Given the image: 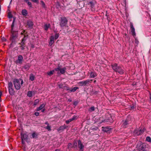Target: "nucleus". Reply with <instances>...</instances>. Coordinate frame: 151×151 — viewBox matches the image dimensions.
I'll use <instances>...</instances> for the list:
<instances>
[{"label": "nucleus", "mask_w": 151, "mask_h": 151, "mask_svg": "<svg viewBox=\"0 0 151 151\" xmlns=\"http://www.w3.org/2000/svg\"><path fill=\"white\" fill-rule=\"evenodd\" d=\"M54 38L53 36H51L50 38L49 44L51 45L54 42Z\"/></svg>", "instance_id": "obj_16"}, {"label": "nucleus", "mask_w": 151, "mask_h": 151, "mask_svg": "<svg viewBox=\"0 0 151 151\" xmlns=\"http://www.w3.org/2000/svg\"><path fill=\"white\" fill-rule=\"evenodd\" d=\"M102 130L104 132H111L113 131V129L107 127H102Z\"/></svg>", "instance_id": "obj_11"}, {"label": "nucleus", "mask_w": 151, "mask_h": 151, "mask_svg": "<svg viewBox=\"0 0 151 151\" xmlns=\"http://www.w3.org/2000/svg\"><path fill=\"white\" fill-rule=\"evenodd\" d=\"M59 37V35L58 34H56L55 35V39H57Z\"/></svg>", "instance_id": "obj_38"}, {"label": "nucleus", "mask_w": 151, "mask_h": 151, "mask_svg": "<svg viewBox=\"0 0 151 151\" xmlns=\"http://www.w3.org/2000/svg\"><path fill=\"white\" fill-rule=\"evenodd\" d=\"M64 85H65L61 83L59 84L58 86L59 88H63Z\"/></svg>", "instance_id": "obj_34"}, {"label": "nucleus", "mask_w": 151, "mask_h": 151, "mask_svg": "<svg viewBox=\"0 0 151 151\" xmlns=\"http://www.w3.org/2000/svg\"><path fill=\"white\" fill-rule=\"evenodd\" d=\"M91 80L88 79L86 81L80 82L79 83L81 84L82 86H85L86 84H88L89 83H91Z\"/></svg>", "instance_id": "obj_8"}, {"label": "nucleus", "mask_w": 151, "mask_h": 151, "mask_svg": "<svg viewBox=\"0 0 151 151\" xmlns=\"http://www.w3.org/2000/svg\"><path fill=\"white\" fill-rule=\"evenodd\" d=\"M50 24H46L45 25V29L46 30H47L48 28L50 27Z\"/></svg>", "instance_id": "obj_21"}, {"label": "nucleus", "mask_w": 151, "mask_h": 151, "mask_svg": "<svg viewBox=\"0 0 151 151\" xmlns=\"http://www.w3.org/2000/svg\"><path fill=\"white\" fill-rule=\"evenodd\" d=\"M29 68V65L26 64L23 67V68L26 70H28Z\"/></svg>", "instance_id": "obj_23"}, {"label": "nucleus", "mask_w": 151, "mask_h": 151, "mask_svg": "<svg viewBox=\"0 0 151 151\" xmlns=\"http://www.w3.org/2000/svg\"><path fill=\"white\" fill-rule=\"evenodd\" d=\"M96 129H98L97 127H96Z\"/></svg>", "instance_id": "obj_59"}, {"label": "nucleus", "mask_w": 151, "mask_h": 151, "mask_svg": "<svg viewBox=\"0 0 151 151\" xmlns=\"http://www.w3.org/2000/svg\"><path fill=\"white\" fill-rule=\"evenodd\" d=\"M88 4L91 6V7L93 8V4L91 1L89 2Z\"/></svg>", "instance_id": "obj_33"}, {"label": "nucleus", "mask_w": 151, "mask_h": 151, "mask_svg": "<svg viewBox=\"0 0 151 151\" xmlns=\"http://www.w3.org/2000/svg\"><path fill=\"white\" fill-rule=\"evenodd\" d=\"M35 114L37 116L39 115V113L38 112H36L35 113Z\"/></svg>", "instance_id": "obj_46"}, {"label": "nucleus", "mask_w": 151, "mask_h": 151, "mask_svg": "<svg viewBox=\"0 0 151 151\" xmlns=\"http://www.w3.org/2000/svg\"><path fill=\"white\" fill-rule=\"evenodd\" d=\"M106 16L107 17V19L108 20V16H109V13H108L107 12V11H106Z\"/></svg>", "instance_id": "obj_42"}, {"label": "nucleus", "mask_w": 151, "mask_h": 151, "mask_svg": "<svg viewBox=\"0 0 151 151\" xmlns=\"http://www.w3.org/2000/svg\"><path fill=\"white\" fill-rule=\"evenodd\" d=\"M23 60V58L22 55H19L18 57V59L16 60V63L17 64H21Z\"/></svg>", "instance_id": "obj_7"}, {"label": "nucleus", "mask_w": 151, "mask_h": 151, "mask_svg": "<svg viewBox=\"0 0 151 151\" xmlns=\"http://www.w3.org/2000/svg\"><path fill=\"white\" fill-rule=\"evenodd\" d=\"M139 131L141 132H144L145 131V129H140L139 130Z\"/></svg>", "instance_id": "obj_44"}, {"label": "nucleus", "mask_w": 151, "mask_h": 151, "mask_svg": "<svg viewBox=\"0 0 151 151\" xmlns=\"http://www.w3.org/2000/svg\"><path fill=\"white\" fill-rule=\"evenodd\" d=\"M66 68H60V67H58L55 68V70L57 71H60V73L62 74L64 73L66 71Z\"/></svg>", "instance_id": "obj_6"}, {"label": "nucleus", "mask_w": 151, "mask_h": 151, "mask_svg": "<svg viewBox=\"0 0 151 151\" xmlns=\"http://www.w3.org/2000/svg\"><path fill=\"white\" fill-rule=\"evenodd\" d=\"M55 151H60V150H56Z\"/></svg>", "instance_id": "obj_57"}, {"label": "nucleus", "mask_w": 151, "mask_h": 151, "mask_svg": "<svg viewBox=\"0 0 151 151\" xmlns=\"http://www.w3.org/2000/svg\"><path fill=\"white\" fill-rule=\"evenodd\" d=\"M77 145V142L76 141L74 142L73 146L74 147H76Z\"/></svg>", "instance_id": "obj_35"}, {"label": "nucleus", "mask_w": 151, "mask_h": 151, "mask_svg": "<svg viewBox=\"0 0 151 151\" xmlns=\"http://www.w3.org/2000/svg\"><path fill=\"white\" fill-rule=\"evenodd\" d=\"M78 88L77 87H75L73 88H70V91L71 92H75L76 90Z\"/></svg>", "instance_id": "obj_20"}, {"label": "nucleus", "mask_w": 151, "mask_h": 151, "mask_svg": "<svg viewBox=\"0 0 151 151\" xmlns=\"http://www.w3.org/2000/svg\"><path fill=\"white\" fill-rule=\"evenodd\" d=\"M2 94V93L0 91V97H1Z\"/></svg>", "instance_id": "obj_54"}, {"label": "nucleus", "mask_w": 151, "mask_h": 151, "mask_svg": "<svg viewBox=\"0 0 151 151\" xmlns=\"http://www.w3.org/2000/svg\"><path fill=\"white\" fill-rule=\"evenodd\" d=\"M27 25L30 28H32L33 26V22L30 20H29L27 22Z\"/></svg>", "instance_id": "obj_15"}, {"label": "nucleus", "mask_w": 151, "mask_h": 151, "mask_svg": "<svg viewBox=\"0 0 151 151\" xmlns=\"http://www.w3.org/2000/svg\"><path fill=\"white\" fill-rule=\"evenodd\" d=\"M29 79L32 81H33L34 80L35 77L34 75L33 74H30L29 77Z\"/></svg>", "instance_id": "obj_22"}, {"label": "nucleus", "mask_w": 151, "mask_h": 151, "mask_svg": "<svg viewBox=\"0 0 151 151\" xmlns=\"http://www.w3.org/2000/svg\"><path fill=\"white\" fill-rule=\"evenodd\" d=\"M14 20L12 22V26H11V28H12V30L13 29V28L14 26Z\"/></svg>", "instance_id": "obj_40"}, {"label": "nucleus", "mask_w": 151, "mask_h": 151, "mask_svg": "<svg viewBox=\"0 0 151 151\" xmlns=\"http://www.w3.org/2000/svg\"><path fill=\"white\" fill-rule=\"evenodd\" d=\"M150 99L151 101V95H150Z\"/></svg>", "instance_id": "obj_58"}, {"label": "nucleus", "mask_w": 151, "mask_h": 151, "mask_svg": "<svg viewBox=\"0 0 151 151\" xmlns=\"http://www.w3.org/2000/svg\"><path fill=\"white\" fill-rule=\"evenodd\" d=\"M96 76V73H95L91 72L90 74V76L91 78H94Z\"/></svg>", "instance_id": "obj_19"}, {"label": "nucleus", "mask_w": 151, "mask_h": 151, "mask_svg": "<svg viewBox=\"0 0 151 151\" xmlns=\"http://www.w3.org/2000/svg\"><path fill=\"white\" fill-rule=\"evenodd\" d=\"M116 72H118L120 74H122L124 73V71L122 68L120 66L119 68H118V70Z\"/></svg>", "instance_id": "obj_14"}, {"label": "nucleus", "mask_w": 151, "mask_h": 151, "mask_svg": "<svg viewBox=\"0 0 151 151\" xmlns=\"http://www.w3.org/2000/svg\"><path fill=\"white\" fill-rule=\"evenodd\" d=\"M111 66L113 70L116 72L117 71V70H118V68L120 67L118 66L116 63H113L111 65Z\"/></svg>", "instance_id": "obj_9"}, {"label": "nucleus", "mask_w": 151, "mask_h": 151, "mask_svg": "<svg viewBox=\"0 0 151 151\" xmlns=\"http://www.w3.org/2000/svg\"><path fill=\"white\" fill-rule=\"evenodd\" d=\"M78 146L79 148L80 149L81 151H83V148L84 147V146L82 144L81 141L78 140Z\"/></svg>", "instance_id": "obj_12"}, {"label": "nucleus", "mask_w": 151, "mask_h": 151, "mask_svg": "<svg viewBox=\"0 0 151 151\" xmlns=\"http://www.w3.org/2000/svg\"><path fill=\"white\" fill-rule=\"evenodd\" d=\"M25 41L22 40V42L21 44H22L24 45L25 44Z\"/></svg>", "instance_id": "obj_45"}, {"label": "nucleus", "mask_w": 151, "mask_h": 151, "mask_svg": "<svg viewBox=\"0 0 151 151\" xmlns=\"http://www.w3.org/2000/svg\"><path fill=\"white\" fill-rule=\"evenodd\" d=\"M78 104V102L77 101L74 102L73 104L75 106H76Z\"/></svg>", "instance_id": "obj_48"}, {"label": "nucleus", "mask_w": 151, "mask_h": 151, "mask_svg": "<svg viewBox=\"0 0 151 151\" xmlns=\"http://www.w3.org/2000/svg\"><path fill=\"white\" fill-rule=\"evenodd\" d=\"M27 36L28 35H27V36H25L22 39V40L25 41L27 38Z\"/></svg>", "instance_id": "obj_41"}, {"label": "nucleus", "mask_w": 151, "mask_h": 151, "mask_svg": "<svg viewBox=\"0 0 151 151\" xmlns=\"http://www.w3.org/2000/svg\"><path fill=\"white\" fill-rule=\"evenodd\" d=\"M130 26L131 27V31L132 33V35L134 36H135L136 35V33L135 31V29L132 23H130Z\"/></svg>", "instance_id": "obj_10"}, {"label": "nucleus", "mask_w": 151, "mask_h": 151, "mask_svg": "<svg viewBox=\"0 0 151 151\" xmlns=\"http://www.w3.org/2000/svg\"><path fill=\"white\" fill-rule=\"evenodd\" d=\"M2 40L4 41H5L6 40V39L4 38H3Z\"/></svg>", "instance_id": "obj_53"}, {"label": "nucleus", "mask_w": 151, "mask_h": 151, "mask_svg": "<svg viewBox=\"0 0 151 151\" xmlns=\"http://www.w3.org/2000/svg\"><path fill=\"white\" fill-rule=\"evenodd\" d=\"M46 128L48 129V131H50V127L49 125H48L47 126Z\"/></svg>", "instance_id": "obj_43"}, {"label": "nucleus", "mask_w": 151, "mask_h": 151, "mask_svg": "<svg viewBox=\"0 0 151 151\" xmlns=\"http://www.w3.org/2000/svg\"><path fill=\"white\" fill-rule=\"evenodd\" d=\"M44 111H45V109H43L42 110V111L43 112Z\"/></svg>", "instance_id": "obj_56"}, {"label": "nucleus", "mask_w": 151, "mask_h": 151, "mask_svg": "<svg viewBox=\"0 0 151 151\" xmlns=\"http://www.w3.org/2000/svg\"><path fill=\"white\" fill-rule=\"evenodd\" d=\"M21 46H20L21 49L22 50H23L24 49V45L21 44Z\"/></svg>", "instance_id": "obj_37"}, {"label": "nucleus", "mask_w": 151, "mask_h": 151, "mask_svg": "<svg viewBox=\"0 0 151 151\" xmlns=\"http://www.w3.org/2000/svg\"><path fill=\"white\" fill-rule=\"evenodd\" d=\"M45 124H46L47 125H48V124H48V122H45Z\"/></svg>", "instance_id": "obj_55"}, {"label": "nucleus", "mask_w": 151, "mask_h": 151, "mask_svg": "<svg viewBox=\"0 0 151 151\" xmlns=\"http://www.w3.org/2000/svg\"><path fill=\"white\" fill-rule=\"evenodd\" d=\"M24 1L25 2L27 3H28V2L29 1L28 0H24Z\"/></svg>", "instance_id": "obj_52"}, {"label": "nucleus", "mask_w": 151, "mask_h": 151, "mask_svg": "<svg viewBox=\"0 0 151 151\" xmlns=\"http://www.w3.org/2000/svg\"><path fill=\"white\" fill-rule=\"evenodd\" d=\"M11 1H12V0L10 1V3H11Z\"/></svg>", "instance_id": "obj_61"}, {"label": "nucleus", "mask_w": 151, "mask_h": 151, "mask_svg": "<svg viewBox=\"0 0 151 151\" xmlns=\"http://www.w3.org/2000/svg\"><path fill=\"white\" fill-rule=\"evenodd\" d=\"M135 42L137 44H138V40H137V39H135Z\"/></svg>", "instance_id": "obj_51"}, {"label": "nucleus", "mask_w": 151, "mask_h": 151, "mask_svg": "<svg viewBox=\"0 0 151 151\" xmlns=\"http://www.w3.org/2000/svg\"><path fill=\"white\" fill-rule=\"evenodd\" d=\"M32 91H28L27 93V96L29 97H31L32 96Z\"/></svg>", "instance_id": "obj_24"}, {"label": "nucleus", "mask_w": 151, "mask_h": 151, "mask_svg": "<svg viewBox=\"0 0 151 151\" xmlns=\"http://www.w3.org/2000/svg\"><path fill=\"white\" fill-rule=\"evenodd\" d=\"M22 14L24 16H26L27 15V11L26 9H23L22 11Z\"/></svg>", "instance_id": "obj_17"}, {"label": "nucleus", "mask_w": 151, "mask_h": 151, "mask_svg": "<svg viewBox=\"0 0 151 151\" xmlns=\"http://www.w3.org/2000/svg\"><path fill=\"white\" fill-rule=\"evenodd\" d=\"M39 100L38 99H37L35 101L34 105L35 106L39 102Z\"/></svg>", "instance_id": "obj_31"}, {"label": "nucleus", "mask_w": 151, "mask_h": 151, "mask_svg": "<svg viewBox=\"0 0 151 151\" xmlns=\"http://www.w3.org/2000/svg\"><path fill=\"white\" fill-rule=\"evenodd\" d=\"M77 116H74L72 118L69 119L68 120L66 121V122L67 124H68L70 122L72 121L75 120L76 119Z\"/></svg>", "instance_id": "obj_13"}, {"label": "nucleus", "mask_w": 151, "mask_h": 151, "mask_svg": "<svg viewBox=\"0 0 151 151\" xmlns=\"http://www.w3.org/2000/svg\"><path fill=\"white\" fill-rule=\"evenodd\" d=\"M68 21V20L66 17H61L60 24V26L61 27L65 26L67 25Z\"/></svg>", "instance_id": "obj_2"}, {"label": "nucleus", "mask_w": 151, "mask_h": 151, "mask_svg": "<svg viewBox=\"0 0 151 151\" xmlns=\"http://www.w3.org/2000/svg\"><path fill=\"white\" fill-rule=\"evenodd\" d=\"M26 133H21V134L22 140V143L23 145L25 143L24 141L27 142L28 139V136Z\"/></svg>", "instance_id": "obj_3"}, {"label": "nucleus", "mask_w": 151, "mask_h": 151, "mask_svg": "<svg viewBox=\"0 0 151 151\" xmlns=\"http://www.w3.org/2000/svg\"><path fill=\"white\" fill-rule=\"evenodd\" d=\"M72 146H73V145H72V144L71 143H69L68 144V147H72Z\"/></svg>", "instance_id": "obj_47"}, {"label": "nucleus", "mask_w": 151, "mask_h": 151, "mask_svg": "<svg viewBox=\"0 0 151 151\" xmlns=\"http://www.w3.org/2000/svg\"><path fill=\"white\" fill-rule=\"evenodd\" d=\"M146 140L147 142H151V139L150 137H147L146 138Z\"/></svg>", "instance_id": "obj_32"}, {"label": "nucleus", "mask_w": 151, "mask_h": 151, "mask_svg": "<svg viewBox=\"0 0 151 151\" xmlns=\"http://www.w3.org/2000/svg\"><path fill=\"white\" fill-rule=\"evenodd\" d=\"M95 108L94 106L91 107L88 109V111L90 112H92L95 110Z\"/></svg>", "instance_id": "obj_26"}, {"label": "nucleus", "mask_w": 151, "mask_h": 151, "mask_svg": "<svg viewBox=\"0 0 151 151\" xmlns=\"http://www.w3.org/2000/svg\"><path fill=\"white\" fill-rule=\"evenodd\" d=\"M12 43H11V45H12Z\"/></svg>", "instance_id": "obj_60"}, {"label": "nucleus", "mask_w": 151, "mask_h": 151, "mask_svg": "<svg viewBox=\"0 0 151 151\" xmlns=\"http://www.w3.org/2000/svg\"><path fill=\"white\" fill-rule=\"evenodd\" d=\"M37 136L36 133H33L32 135V137L33 138H36Z\"/></svg>", "instance_id": "obj_29"}, {"label": "nucleus", "mask_w": 151, "mask_h": 151, "mask_svg": "<svg viewBox=\"0 0 151 151\" xmlns=\"http://www.w3.org/2000/svg\"><path fill=\"white\" fill-rule=\"evenodd\" d=\"M40 2H41V4L42 6V7L44 8H46L45 5V3L44 2L42 1H40Z\"/></svg>", "instance_id": "obj_25"}, {"label": "nucleus", "mask_w": 151, "mask_h": 151, "mask_svg": "<svg viewBox=\"0 0 151 151\" xmlns=\"http://www.w3.org/2000/svg\"><path fill=\"white\" fill-rule=\"evenodd\" d=\"M13 85L11 82H10L9 83V91L10 94L13 95L14 93V91L12 88Z\"/></svg>", "instance_id": "obj_5"}, {"label": "nucleus", "mask_w": 151, "mask_h": 151, "mask_svg": "<svg viewBox=\"0 0 151 151\" xmlns=\"http://www.w3.org/2000/svg\"><path fill=\"white\" fill-rule=\"evenodd\" d=\"M8 16L9 18H12V14L10 12H9L8 13Z\"/></svg>", "instance_id": "obj_36"}, {"label": "nucleus", "mask_w": 151, "mask_h": 151, "mask_svg": "<svg viewBox=\"0 0 151 151\" xmlns=\"http://www.w3.org/2000/svg\"><path fill=\"white\" fill-rule=\"evenodd\" d=\"M31 1L35 3H37L38 2V0H31Z\"/></svg>", "instance_id": "obj_49"}, {"label": "nucleus", "mask_w": 151, "mask_h": 151, "mask_svg": "<svg viewBox=\"0 0 151 151\" xmlns=\"http://www.w3.org/2000/svg\"><path fill=\"white\" fill-rule=\"evenodd\" d=\"M27 4H28V5L30 7H32V4L31 3V2L29 1L28 2V3H27Z\"/></svg>", "instance_id": "obj_39"}, {"label": "nucleus", "mask_w": 151, "mask_h": 151, "mask_svg": "<svg viewBox=\"0 0 151 151\" xmlns=\"http://www.w3.org/2000/svg\"><path fill=\"white\" fill-rule=\"evenodd\" d=\"M23 83L22 80L19 79H15L14 81V84L15 88L17 90L20 89V84H23Z\"/></svg>", "instance_id": "obj_1"}, {"label": "nucleus", "mask_w": 151, "mask_h": 151, "mask_svg": "<svg viewBox=\"0 0 151 151\" xmlns=\"http://www.w3.org/2000/svg\"><path fill=\"white\" fill-rule=\"evenodd\" d=\"M128 124V121L126 120L124 122H123V124L122 125L123 126V127L124 128L126 127V126Z\"/></svg>", "instance_id": "obj_27"}, {"label": "nucleus", "mask_w": 151, "mask_h": 151, "mask_svg": "<svg viewBox=\"0 0 151 151\" xmlns=\"http://www.w3.org/2000/svg\"><path fill=\"white\" fill-rule=\"evenodd\" d=\"M45 106V105L44 104H41L39 107L37 108V110L39 111L41 110Z\"/></svg>", "instance_id": "obj_18"}, {"label": "nucleus", "mask_w": 151, "mask_h": 151, "mask_svg": "<svg viewBox=\"0 0 151 151\" xmlns=\"http://www.w3.org/2000/svg\"><path fill=\"white\" fill-rule=\"evenodd\" d=\"M11 32L12 33L11 40L12 42H15V40L17 38L18 36V33L17 32H14L12 31Z\"/></svg>", "instance_id": "obj_4"}, {"label": "nucleus", "mask_w": 151, "mask_h": 151, "mask_svg": "<svg viewBox=\"0 0 151 151\" xmlns=\"http://www.w3.org/2000/svg\"><path fill=\"white\" fill-rule=\"evenodd\" d=\"M134 106H130V109H134Z\"/></svg>", "instance_id": "obj_50"}, {"label": "nucleus", "mask_w": 151, "mask_h": 151, "mask_svg": "<svg viewBox=\"0 0 151 151\" xmlns=\"http://www.w3.org/2000/svg\"><path fill=\"white\" fill-rule=\"evenodd\" d=\"M55 70V69L54 70L50 71L49 72H48L47 74L49 75H50L53 74V73L54 72Z\"/></svg>", "instance_id": "obj_30"}, {"label": "nucleus", "mask_w": 151, "mask_h": 151, "mask_svg": "<svg viewBox=\"0 0 151 151\" xmlns=\"http://www.w3.org/2000/svg\"><path fill=\"white\" fill-rule=\"evenodd\" d=\"M63 89L64 90H67L68 91H70V88L66 86H65V85L63 86Z\"/></svg>", "instance_id": "obj_28"}]
</instances>
